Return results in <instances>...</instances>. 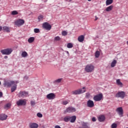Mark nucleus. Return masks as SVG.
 Segmentation results:
<instances>
[{"instance_id": "1", "label": "nucleus", "mask_w": 128, "mask_h": 128, "mask_svg": "<svg viewBox=\"0 0 128 128\" xmlns=\"http://www.w3.org/2000/svg\"><path fill=\"white\" fill-rule=\"evenodd\" d=\"M84 70L86 72H92L94 70V66L92 64H87L84 68Z\"/></svg>"}, {"instance_id": "2", "label": "nucleus", "mask_w": 128, "mask_h": 128, "mask_svg": "<svg viewBox=\"0 0 128 128\" xmlns=\"http://www.w3.org/2000/svg\"><path fill=\"white\" fill-rule=\"evenodd\" d=\"M15 82L14 81H10V80H4L3 86L5 88H10L12 84H14Z\"/></svg>"}, {"instance_id": "3", "label": "nucleus", "mask_w": 128, "mask_h": 128, "mask_svg": "<svg viewBox=\"0 0 128 128\" xmlns=\"http://www.w3.org/2000/svg\"><path fill=\"white\" fill-rule=\"evenodd\" d=\"M2 54H6V56H10L12 52V49L11 48H8L0 50Z\"/></svg>"}, {"instance_id": "4", "label": "nucleus", "mask_w": 128, "mask_h": 128, "mask_svg": "<svg viewBox=\"0 0 128 128\" xmlns=\"http://www.w3.org/2000/svg\"><path fill=\"white\" fill-rule=\"evenodd\" d=\"M84 92H86V88L83 87L82 89H78L77 90H75L72 92V94H84Z\"/></svg>"}, {"instance_id": "5", "label": "nucleus", "mask_w": 128, "mask_h": 128, "mask_svg": "<svg viewBox=\"0 0 128 128\" xmlns=\"http://www.w3.org/2000/svg\"><path fill=\"white\" fill-rule=\"evenodd\" d=\"M18 98H27V96H28V92L26 91H20L18 94Z\"/></svg>"}, {"instance_id": "6", "label": "nucleus", "mask_w": 128, "mask_h": 128, "mask_svg": "<svg viewBox=\"0 0 128 128\" xmlns=\"http://www.w3.org/2000/svg\"><path fill=\"white\" fill-rule=\"evenodd\" d=\"M116 98H124L126 97V92L124 91H118L115 96Z\"/></svg>"}, {"instance_id": "7", "label": "nucleus", "mask_w": 128, "mask_h": 128, "mask_svg": "<svg viewBox=\"0 0 128 128\" xmlns=\"http://www.w3.org/2000/svg\"><path fill=\"white\" fill-rule=\"evenodd\" d=\"M102 98H104L102 94H99L94 96L93 100L95 102H100V100H102Z\"/></svg>"}, {"instance_id": "8", "label": "nucleus", "mask_w": 128, "mask_h": 128, "mask_svg": "<svg viewBox=\"0 0 128 128\" xmlns=\"http://www.w3.org/2000/svg\"><path fill=\"white\" fill-rule=\"evenodd\" d=\"M24 24V20L22 19H18L14 22L15 26H21Z\"/></svg>"}, {"instance_id": "9", "label": "nucleus", "mask_w": 128, "mask_h": 128, "mask_svg": "<svg viewBox=\"0 0 128 128\" xmlns=\"http://www.w3.org/2000/svg\"><path fill=\"white\" fill-rule=\"evenodd\" d=\"M116 111L118 114V116H120V118L124 116V109H122V107L116 108Z\"/></svg>"}, {"instance_id": "10", "label": "nucleus", "mask_w": 128, "mask_h": 128, "mask_svg": "<svg viewBox=\"0 0 128 128\" xmlns=\"http://www.w3.org/2000/svg\"><path fill=\"white\" fill-rule=\"evenodd\" d=\"M16 104L18 106H26V100H20L16 102Z\"/></svg>"}, {"instance_id": "11", "label": "nucleus", "mask_w": 128, "mask_h": 128, "mask_svg": "<svg viewBox=\"0 0 128 128\" xmlns=\"http://www.w3.org/2000/svg\"><path fill=\"white\" fill-rule=\"evenodd\" d=\"M76 108L72 107V106H70L68 108L65 110H64V113L66 114V112H68L69 114H70V112H76Z\"/></svg>"}, {"instance_id": "12", "label": "nucleus", "mask_w": 128, "mask_h": 128, "mask_svg": "<svg viewBox=\"0 0 128 128\" xmlns=\"http://www.w3.org/2000/svg\"><path fill=\"white\" fill-rule=\"evenodd\" d=\"M42 28L47 30H52V26H50L48 22L43 24Z\"/></svg>"}, {"instance_id": "13", "label": "nucleus", "mask_w": 128, "mask_h": 128, "mask_svg": "<svg viewBox=\"0 0 128 128\" xmlns=\"http://www.w3.org/2000/svg\"><path fill=\"white\" fill-rule=\"evenodd\" d=\"M48 100H54L56 98V94L54 93H50L46 96Z\"/></svg>"}, {"instance_id": "14", "label": "nucleus", "mask_w": 128, "mask_h": 128, "mask_svg": "<svg viewBox=\"0 0 128 128\" xmlns=\"http://www.w3.org/2000/svg\"><path fill=\"white\" fill-rule=\"evenodd\" d=\"M86 106L88 108H94V101L88 100L87 102Z\"/></svg>"}, {"instance_id": "15", "label": "nucleus", "mask_w": 128, "mask_h": 128, "mask_svg": "<svg viewBox=\"0 0 128 128\" xmlns=\"http://www.w3.org/2000/svg\"><path fill=\"white\" fill-rule=\"evenodd\" d=\"M30 128H38V124L36 123H30L29 124Z\"/></svg>"}, {"instance_id": "16", "label": "nucleus", "mask_w": 128, "mask_h": 128, "mask_svg": "<svg viewBox=\"0 0 128 128\" xmlns=\"http://www.w3.org/2000/svg\"><path fill=\"white\" fill-rule=\"evenodd\" d=\"M8 118V116L4 114H0V120H6Z\"/></svg>"}, {"instance_id": "17", "label": "nucleus", "mask_w": 128, "mask_h": 128, "mask_svg": "<svg viewBox=\"0 0 128 128\" xmlns=\"http://www.w3.org/2000/svg\"><path fill=\"white\" fill-rule=\"evenodd\" d=\"M79 128H88V123L82 122L81 123L80 126Z\"/></svg>"}, {"instance_id": "18", "label": "nucleus", "mask_w": 128, "mask_h": 128, "mask_svg": "<svg viewBox=\"0 0 128 128\" xmlns=\"http://www.w3.org/2000/svg\"><path fill=\"white\" fill-rule=\"evenodd\" d=\"M78 41L80 42H82L84 40V35H81L78 37Z\"/></svg>"}, {"instance_id": "19", "label": "nucleus", "mask_w": 128, "mask_h": 128, "mask_svg": "<svg viewBox=\"0 0 128 128\" xmlns=\"http://www.w3.org/2000/svg\"><path fill=\"white\" fill-rule=\"evenodd\" d=\"M116 83L118 86L120 88H122L124 84H122V82H120V80L118 79L116 80Z\"/></svg>"}, {"instance_id": "20", "label": "nucleus", "mask_w": 128, "mask_h": 128, "mask_svg": "<svg viewBox=\"0 0 128 128\" xmlns=\"http://www.w3.org/2000/svg\"><path fill=\"white\" fill-rule=\"evenodd\" d=\"M76 116H70V122H76Z\"/></svg>"}, {"instance_id": "21", "label": "nucleus", "mask_w": 128, "mask_h": 128, "mask_svg": "<svg viewBox=\"0 0 128 128\" xmlns=\"http://www.w3.org/2000/svg\"><path fill=\"white\" fill-rule=\"evenodd\" d=\"M98 120L99 122H104V120H106V117H104V116H98Z\"/></svg>"}, {"instance_id": "22", "label": "nucleus", "mask_w": 128, "mask_h": 128, "mask_svg": "<svg viewBox=\"0 0 128 128\" xmlns=\"http://www.w3.org/2000/svg\"><path fill=\"white\" fill-rule=\"evenodd\" d=\"M64 122H68L70 120V116H66L64 118Z\"/></svg>"}, {"instance_id": "23", "label": "nucleus", "mask_w": 128, "mask_h": 128, "mask_svg": "<svg viewBox=\"0 0 128 128\" xmlns=\"http://www.w3.org/2000/svg\"><path fill=\"white\" fill-rule=\"evenodd\" d=\"M112 8H114V6L112 5H111L107 7L106 9V12H110V10H112Z\"/></svg>"}, {"instance_id": "24", "label": "nucleus", "mask_w": 128, "mask_h": 128, "mask_svg": "<svg viewBox=\"0 0 128 128\" xmlns=\"http://www.w3.org/2000/svg\"><path fill=\"white\" fill-rule=\"evenodd\" d=\"M21 56L22 58H26L28 55V52L24 51L22 52Z\"/></svg>"}, {"instance_id": "25", "label": "nucleus", "mask_w": 128, "mask_h": 128, "mask_svg": "<svg viewBox=\"0 0 128 128\" xmlns=\"http://www.w3.org/2000/svg\"><path fill=\"white\" fill-rule=\"evenodd\" d=\"M114 2V0H106V6H110Z\"/></svg>"}, {"instance_id": "26", "label": "nucleus", "mask_w": 128, "mask_h": 128, "mask_svg": "<svg viewBox=\"0 0 128 128\" xmlns=\"http://www.w3.org/2000/svg\"><path fill=\"white\" fill-rule=\"evenodd\" d=\"M34 37H30L28 39V42H29V44H32V42H34Z\"/></svg>"}, {"instance_id": "27", "label": "nucleus", "mask_w": 128, "mask_h": 128, "mask_svg": "<svg viewBox=\"0 0 128 128\" xmlns=\"http://www.w3.org/2000/svg\"><path fill=\"white\" fill-rule=\"evenodd\" d=\"M116 60H114L111 63V68H114V66H116Z\"/></svg>"}, {"instance_id": "28", "label": "nucleus", "mask_w": 128, "mask_h": 128, "mask_svg": "<svg viewBox=\"0 0 128 128\" xmlns=\"http://www.w3.org/2000/svg\"><path fill=\"white\" fill-rule=\"evenodd\" d=\"M16 90V84H14L11 88V92H14Z\"/></svg>"}, {"instance_id": "29", "label": "nucleus", "mask_w": 128, "mask_h": 128, "mask_svg": "<svg viewBox=\"0 0 128 128\" xmlns=\"http://www.w3.org/2000/svg\"><path fill=\"white\" fill-rule=\"evenodd\" d=\"M12 104H10L8 103L5 105L4 108H6V110H8V108H10Z\"/></svg>"}, {"instance_id": "30", "label": "nucleus", "mask_w": 128, "mask_h": 128, "mask_svg": "<svg viewBox=\"0 0 128 128\" xmlns=\"http://www.w3.org/2000/svg\"><path fill=\"white\" fill-rule=\"evenodd\" d=\"M62 40V38L59 36H56L54 38V40L55 42H58V41L60 40Z\"/></svg>"}, {"instance_id": "31", "label": "nucleus", "mask_w": 128, "mask_h": 128, "mask_svg": "<svg viewBox=\"0 0 128 128\" xmlns=\"http://www.w3.org/2000/svg\"><path fill=\"white\" fill-rule=\"evenodd\" d=\"M3 30H4L5 32H10V28H8V27L4 26Z\"/></svg>"}, {"instance_id": "32", "label": "nucleus", "mask_w": 128, "mask_h": 128, "mask_svg": "<svg viewBox=\"0 0 128 128\" xmlns=\"http://www.w3.org/2000/svg\"><path fill=\"white\" fill-rule=\"evenodd\" d=\"M74 47V45L72 43H68L67 44V48H72Z\"/></svg>"}, {"instance_id": "33", "label": "nucleus", "mask_w": 128, "mask_h": 128, "mask_svg": "<svg viewBox=\"0 0 128 128\" xmlns=\"http://www.w3.org/2000/svg\"><path fill=\"white\" fill-rule=\"evenodd\" d=\"M68 102H70V100H64L62 102V104H64V106H66Z\"/></svg>"}, {"instance_id": "34", "label": "nucleus", "mask_w": 128, "mask_h": 128, "mask_svg": "<svg viewBox=\"0 0 128 128\" xmlns=\"http://www.w3.org/2000/svg\"><path fill=\"white\" fill-rule=\"evenodd\" d=\"M100 55V52L99 51H96L95 53L96 58H98Z\"/></svg>"}, {"instance_id": "35", "label": "nucleus", "mask_w": 128, "mask_h": 128, "mask_svg": "<svg viewBox=\"0 0 128 128\" xmlns=\"http://www.w3.org/2000/svg\"><path fill=\"white\" fill-rule=\"evenodd\" d=\"M44 20V16L42 15H40L38 16V22H40V20Z\"/></svg>"}, {"instance_id": "36", "label": "nucleus", "mask_w": 128, "mask_h": 128, "mask_svg": "<svg viewBox=\"0 0 128 128\" xmlns=\"http://www.w3.org/2000/svg\"><path fill=\"white\" fill-rule=\"evenodd\" d=\"M12 16H16V14H18V12L16 10H14L12 12Z\"/></svg>"}, {"instance_id": "37", "label": "nucleus", "mask_w": 128, "mask_h": 128, "mask_svg": "<svg viewBox=\"0 0 128 128\" xmlns=\"http://www.w3.org/2000/svg\"><path fill=\"white\" fill-rule=\"evenodd\" d=\"M62 80V78L54 80V82H58V84H60Z\"/></svg>"}, {"instance_id": "38", "label": "nucleus", "mask_w": 128, "mask_h": 128, "mask_svg": "<svg viewBox=\"0 0 128 128\" xmlns=\"http://www.w3.org/2000/svg\"><path fill=\"white\" fill-rule=\"evenodd\" d=\"M112 128H118V124L116 123H114L111 125Z\"/></svg>"}, {"instance_id": "39", "label": "nucleus", "mask_w": 128, "mask_h": 128, "mask_svg": "<svg viewBox=\"0 0 128 128\" xmlns=\"http://www.w3.org/2000/svg\"><path fill=\"white\" fill-rule=\"evenodd\" d=\"M34 32H35V34H38L39 32H40V29L38 28L34 29Z\"/></svg>"}, {"instance_id": "40", "label": "nucleus", "mask_w": 128, "mask_h": 128, "mask_svg": "<svg viewBox=\"0 0 128 128\" xmlns=\"http://www.w3.org/2000/svg\"><path fill=\"white\" fill-rule=\"evenodd\" d=\"M68 35V32L66 31H63L62 32V36H66Z\"/></svg>"}, {"instance_id": "41", "label": "nucleus", "mask_w": 128, "mask_h": 128, "mask_svg": "<svg viewBox=\"0 0 128 128\" xmlns=\"http://www.w3.org/2000/svg\"><path fill=\"white\" fill-rule=\"evenodd\" d=\"M37 116H38V118H42V114L40 112H38L37 114Z\"/></svg>"}, {"instance_id": "42", "label": "nucleus", "mask_w": 128, "mask_h": 128, "mask_svg": "<svg viewBox=\"0 0 128 128\" xmlns=\"http://www.w3.org/2000/svg\"><path fill=\"white\" fill-rule=\"evenodd\" d=\"M30 104H31V106H36V102H34V101L32 100L30 102Z\"/></svg>"}, {"instance_id": "43", "label": "nucleus", "mask_w": 128, "mask_h": 128, "mask_svg": "<svg viewBox=\"0 0 128 128\" xmlns=\"http://www.w3.org/2000/svg\"><path fill=\"white\" fill-rule=\"evenodd\" d=\"M90 94L89 93H86V98H90Z\"/></svg>"}, {"instance_id": "44", "label": "nucleus", "mask_w": 128, "mask_h": 128, "mask_svg": "<svg viewBox=\"0 0 128 128\" xmlns=\"http://www.w3.org/2000/svg\"><path fill=\"white\" fill-rule=\"evenodd\" d=\"M96 118L95 117H93L92 118V122H96Z\"/></svg>"}, {"instance_id": "45", "label": "nucleus", "mask_w": 128, "mask_h": 128, "mask_svg": "<svg viewBox=\"0 0 128 128\" xmlns=\"http://www.w3.org/2000/svg\"><path fill=\"white\" fill-rule=\"evenodd\" d=\"M28 76H24V80H28Z\"/></svg>"}, {"instance_id": "46", "label": "nucleus", "mask_w": 128, "mask_h": 128, "mask_svg": "<svg viewBox=\"0 0 128 128\" xmlns=\"http://www.w3.org/2000/svg\"><path fill=\"white\" fill-rule=\"evenodd\" d=\"M54 128H62L60 126L58 125H56L54 126Z\"/></svg>"}, {"instance_id": "47", "label": "nucleus", "mask_w": 128, "mask_h": 128, "mask_svg": "<svg viewBox=\"0 0 128 128\" xmlns=\"http://www.w3.org/2000/svg\"><path fill=\"white\" fill-rule=\"evenodd\" d=\"M2 92H0V98H2Z\"/></svg>"}, {"instance_id": "48", "label": "nucleus", "mask_w": 128, "mask_h": 128, "mask_svg": "<svg viewBox=\"0 0 128 128\" xmlns=\"http://www.w3.org/2000/svg\"><path fill=\"white\" fill-rule=\"evenodd\" d=\"M8 56H4V58L5 59V60H6V58H8Z\"/></svg>"}, {"instance_id": "49", "label": "nucleus", "mask_w": 128, "mask_h": 128, "mask_svg": "<svg viewBox=\"0 0 128 128\" xmlns=\"http://www.w3.org/2000/svg\"><path fill=\"white\" fill-rule=\"evenodd\" d=\"M2 26H0V32H2Z\"/></svg>"}, {"instance_id": "50", "label": "nucleus", "mask_w": 128, "mask_h": 128, "mask_svg": "<svg viewBox=\"0 0 128 128\" xmlns=\"http://www.w3.org/2000/svg\"><path fill=\"white\" fill-rule=\"evenodd\" d=\"M88 2H90L92 0H88Z\"/></svg>"}, {"instance_id": "51", "label": "nucleus", "mask_w": 128, "mask_h": 128, "mask_svg": "<svg viewBox=\"0 0 128 128\" xmlns=\"http://www.w3.org/2000/svg\"><path fill=\"white\" fill-rule=\"evenodd\" d=\"M126 44L128 45V40L127 41Z\"/></svg>"}, {"instance_id": "52", "label": "nucleus", "mask_w": 128, "mask_h": 128, "mask_svg": "<svg viewBox=\"0 0 128 128\" xmlns=\"http://www.w3.org/2000/svg\"><path fill=\"white\" fill-rule=\"evenodd\" d=\"M0 84H2V83H1L0 82Z\"/></svg>"}, {"instance_id": "53", "label": "nucleus", "mask_w": 128, "mask_h": 128, "mask_svg": "<svg viewBox=\"0 0 128 128\" xmlns=\"http://www.w3.org/2000/svg\"><path fill=\"white\" fill-rule=\"evenodd\" d=\"M70 0V2H72V0Z\"/></svg>"}, {"instance_id": "54", "label": "nucleus", "mask_w": 128, "mask_h": 128, "mask_svg": "<svg viewBox=\"0 0 128 128\" xmlns=\"http://www.w3.org/2000/svg\"><path fill=\"white\" fill-rule=\"evenodd\" d=\"M97 18L96 19V20Z\"/></svg>"}, {"instance_id": "55", "label": "nucleus", "mask_w": 128, "mask_h": 128, "mask_svg": "<svg viewBox=\"0 0 128 128\" xmlns=\"http://www.w3.org/2000/svg\"><path fill=\"white\" fill-rule=\"evenodd\" d=\"M46 2H48V0H46Z\"/></svg>"}]
</instances>
